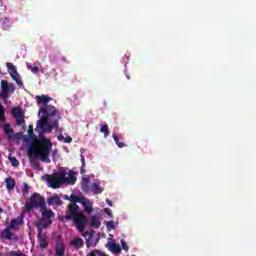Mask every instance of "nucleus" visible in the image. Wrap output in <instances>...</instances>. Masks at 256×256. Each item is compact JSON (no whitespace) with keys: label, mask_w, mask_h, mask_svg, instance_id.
Wrapping results in <instances>:
<instances>
[{"label":"nucleus","mask_w":256,"mask_h":256,"mask_svg":"<svg viewBox=\"0 0 256 256\" xmlns=\"http://www.w3.org/2000/svg\"><path fill=\"white\" fill-rule=\"evenodd\" d=\"M36 101L38 105H44V107L39 109L40 120L37 122V128L42 131H53V129H59V121L61 120V115L55 106L47 105L49 101H53V98L47 95L36 96Z\"/></svg>","instance_id":"nucleus-1"},{"label":"nucleus","mask_w":256,"mask_h":256,"mask_svg":"<svg viewBox=\"0 0 256 256\" xmlns=\"http://www.w3.org/2000/svg\"><path fill=\"white\" fill-rule=\"evenodd\" d=\"M53 149V142L51 139L45 138L43 134H39V138L34 139V142L30 145L28 149V157H39L40 161L44 163H51L49 155H51V150Z\"/></svg>","instance_id":"nucleus-2"},{"label":"nucleus","mask_w":256,"mask_h":256,"mask_svg":"<svg viewBox=\"0 0 256 256\" xmlns=\"http://www.w3.org/2000/svg\"><path fill=\"white\" fill-rule=\"evenodd\" d=\"M47 202L45 201V197H43L38 192L32 193L29 201L26 202L22 213H31L33 209H41V207L45 206Z\"/></svg>","instance_id":"nucleus-3"},{"label":"nucleus","mask_w":256,"mask_h":256,"mask_svg":"<svg viewBox=\"0 0 256 256\" xmlns=\"http://www.w3.org/2000/svg\"><path fill=\"white\" fill-rule=\"evenodd\" d=\"M40 213L42 218L37 222L36 227H40L42 229H47L49 225L53 224V219L55 217V212L53 210L47 208V204L40 208Z\"/></svg>","instance_id":"nucleus-4"},{"label":"nucleus","mask_w":256,"mask_h":256,"mask_svg":"<svg viewBox=\"0 0 256 256\" xmlns=\"http://www.w3.org/2000/svg\"><path fill=\"white\" fill-rule=\"evenodd\" d=\"M65 175L66 171L55 172L47 176V182L52 189H59L61 185H65Z\"/></svg>","instance_id":"nucleus-5"},{"label":"nucleus","mask_w":256,"mask_h":256,"mask_svg":"<svg viewBox=\"0 0 256 256\" xmlns=\"http://www.w3.org/2000/svg\"><path fill=\"white\" fill-rule=\"evenodd\" d=\"M76 229H78L80 231V233H83V231H85V228L88 225V220H87V216H85V214H83L82 212H80L77 216H75L72 219Z\"/></svg>","instance_id":"nucleus-6"},{"label":"nucleus","mask_w":256,"mask_h":256,"mask_svg":"<svg viewBox=\"0 0 256 256\" xmlns=\"http://www.w3.org/2000/svg\"><path fill=\"white\" fill-rule=\"evenodd\" d=\"M79 213H81L79 212V205L76 203L69 204L65 215L66 221H72L75 219V217H77V215H79Z\"/></svg>","instance_id":"nucleus-7"},{"label":"nucleus","mask_w":256,"mask_h":256,"mask_svg":"<svg viewBox=\"0 0 256 256\" xmlns=\"http://www.w3.org/2000/svg\"><path fill=\"white\" fill-rule=\"evenodd\" d=\"M2 87V99H7L9 93H15V85L13 83L8 84L7 81H1Z\"/></svg>","instance_id":"nucleus-8"},{"label":"nucleus","mask_w":256,"mask_h":256,"mask_svg":"<svg viewBox=\"0 0 256 256\" xmlns=\"http://www.w3.org/2000/svg\"><path fill=\"white\" fill-rule=\"evenodd\" d=\"M37 229H38L37 239H38L39 247L40 249H47V247H49V243L47 242V235L43 233L44 228L37 227Z\"/></svg>","instance_id":"nucleus-9"},{"label":"nucleus","mask_w":256,"mask_h":256,"mask_svg":"<svg viewBox=\"0 0 256 256\" xmlns=\"http://www.w3.org/2000/svg\"><path fill=\"white\" fill-rule=\"evenodd\" d=\"M55 256H65V244L60 240L56 241Z\"/></svg>","instance_id":"nucleus-10"},{"label":"nucleus","mask_w":256,"mask_h":256,"mask_svg":"<svg viewBox=\"0 0 256 256\" xmlns=\"http://www.w3.org/2000/svg\"><path fill=\"white\" fill-rule=\"evenodd\" d=\"M77 178L75 177V171L69 170L68 177L65 175V185H75Z\"/></svg>","instance_id":"nucleus-11"},{"label":"nucleus","mask_w":256,"mask_h":256,"mask_svg":"<svg viewBox=\"0 0 256 256\" xmlns=\"http://www.w3.org/2000/svg\"><path fill=\"white\" fill-rule=\"evenodd\" d=\"M20 225H23V217L21 216H19L16 219H12L8 228L14 229L15 231H17Z\"/></svg>","instance_id":"nucleus-12"},{"label":"nucleus","mask_w":256,"mask_h":256,"mask_svg":"<svg viewBox=\"0 0 256 256\" xmlns=\"http://www.w3.org/2000/svg\"><path fill=\"white\" fill-rule=\"evenodd\" d=\"M106 247H108L109 251H111V253H114L116 255H120L121 253V246H119V244L115 243V242H109Z\"/></svg>","instance_id":"nucleus-13"},{"label":"nucleus","mask_w":256,"mask_h":256,"mask_svg":"<svg viewBox=\"0 0 256 256\" xmlns=\"http://www.w3.org/2000/svg\"><path fill=\"white\" fill-rule=\"evenodd\" d=\"M48 205H63V200L59 197V195L55 194L47 199Z\"/></svg>","instance_id":"nucleus-14"},{"label":"nucleus","mask_w":256,"mask_h":256,"mask_svg":"<svg viewBox=\"0 0 256 256\" xmlns=\"http://www.w3.org/2000/svg\"><path fill=\"white\" fill-rule=\"evenodd\" d=\"M82 190L84 193H91V179L82 178Z\"/></svg>","instance_id":"nucleus-15"},{"label":"nucleus","mask_w":256,"mask_h":256,"mask_svg":"<svg viewBox=\"0 0 256 256\" xmlns=\"http://www.w3.org/2000/svg\"><path fill=\"white\" fill-rule=\"evenodd\" d=\"M90 192L94 193V195H101V193H103V190L101 189V184L93 182L90 185Z\"/></svg>","instance_id":"nucleus-16"},{"label":"nucleus","mask_w":256,"mask_h":256,"mask_svg":"<svg viewBox=\"0 0 256 256\" xmlns=\"http://www.w3.org/2000/svg\"><path fill=\"white\" fill-rule=\"evenodd\" d=\"M0 235H1L2 239H6L7 241L13 240V232L11 231V229L9 227L2 230Z\"/></svg>","instance_id":"nucleus-17"},{"label":"nucleus","mask_w":256,"mask_h":256,"mask_svg":"<svg viewBox=\"0 0 256 256\" xmlns=\"http://www.w3.org/2000/svg\"><path fill=\"white\" fill-rule=\"evenodd\" d=\"M71 247H75V249L83 248L84 242L81 238H75L72 242H70Z\"/></svg>","instance_id":"nucleus-18"},{"label":"nucleus","mask_w":256,"mask_h":256,"mask_svg":"<svg viewBox=\"0 0 256 256\" xmlns=\"http://www.w3.org/2000/svg\"><path fill=\"white\" fill-rule=\"evenodd\" d=\"M90 227H93L94 229H99V227H101V221L99 220V217L91 216Z\"/></svg>","instance_id":"nucleus-19"},{"label":"nucleus","mask_w":256,"mask_h":256,"mask_svg":"<svg viewBox=\"0 0 256 256\" xmlns=\"http://www.w3.org/2000/svg\"><path fill=\"white\" fill-rule=\"evenodd\" d=\"M5 183H6V188L8 191H13V189H15V185H16L15 179L6 178Z\"/></svg>","instance_id":"nucleus-20"},{"label":"nucleus","mask_w":256,"mask_h":256,"mask_svg":"<svg viewBox=\"0 0 256 256\" xmlns=\"http://www.w3.org/2000/svg\"><path fill=\"white\" fill-rule=\"evenodd\" d=\"M80 203L83 204L84 207V211L88 214L93 213V207L91 205H89V200L87 199H83Z\"/></svg>","instance_id":"nucleus-21"},{"label":"nucleus","mask_w":256,"mask_h":256,"mask_svg":"<svg viewBox=\"0 0 256 256\" xmlns=\"http://www.w3.org/2000/svg\"><path fill=\"white\" fill-rule=\"evenodd\" d=\"M12 77L13 81L17 84L18 87H23V81H21V78L19 76V73L10 75Z\"/></svg>","instance_id":"nucleus-22"},{"label":"nucleus","mask_w":256,"mask_h":256,"mask_svg":"<svg viewBox=\"0 0 256 256\" xmlns=\"http://www.w3.org/2000/svg\"><path fill=\"white\" fill-rule=\"evenodd\" d=\"M6 67L10 73V76L17 74V68H15V65H13V63L7 62Z\"/></svg>","instance_id":"nucleus-23"},{"label":"nucleus","mask_w":256,"mask_h":256,"mask_svg":"<svg viewBox=\"0 0 256 256\" xmlns=\"http://www.w3.org/2000/svg\"><path fill=\"white\" fill-rule=\"evenodd\" d=\"M12 115L16 119L17 117L23 116V111L19 107L12 108Z\"/></svg>","instance_id":"nucleus-24"},{"label":"nucleus","mask_w":256,"mask_h":256,"mask_svg":"<svg viewBox=\"0 0 256 256\" xmlns=\"http://www.w3.org/2000/svg\"><path fill=\"white\" fill-rule=\"evenodd\" d=\"M112 137H113L117 147H119V149H123V147H125L124 143L119 142V136H117V134L113 133Z\"/></svg>","instance_id":"nucleus-25"},{"label":"nucleus","mask_w":256,"mask_h":256,"mask_svg":"<svg viewBox=\"0 0 256 256\" xmlns=\"http://www.w3.org/2000/svg\"><path fill=\"white\" fill-rule=\"evenodd\" d=\"M28 137H29V139H32V141H35V139H37V135H35V133H33L32 125H29V127H28Z\"/></svg>","instance_id":"nucleus-26"},{"label":"nucleus","mask_w":256,"mask_h":256,"mask_svg":"<svg viewBox=\"0 0 256 256\" xmlns=\"http://www.w3.org/2000/svg\"><path fill=\"white\" fill-rule=\"evenodd\" d=\"M101 133H104V137H109V125L104 124L100 128Z\"/></svg>","instance_id":"nucleus-27"},{"label":"nucleus","mask_w":256,"mask_h":256,"mask_svg":"<svg viewBox=\"0 0 256 256\" xmlns=\"http://www.w3.org/2000/svg\"><path fill=\"white\" fill-rule=\"evenodd\" d=\"M83 237L86 239V243H87V245L89 247V245H91V239H93V236L91 235V233L85 232L83 234Z\"/></svg>","instance_id":"nucleus-28"},{"label":"nucleus","mask_w":256,"mask_h":256,"mask_svg":"<svg viewBox=\"0 0 256 256\" xmlns=\"http://www.w3.org/2000/svg\"><path fill=\"white\" fill-rule=\"evenodd\" d=\"M7 256H27V255L23 254V252H21V250H17V251L8 252Z\"/></svg>","instance_id":"nucleus-29"},{"label":"nucleus","mask_w":256,"mask_h":256,"mask_svg":"<svg viewBox=\"0 0 256 256\" xmlns=\"http://www.w3.org/2000/svg\"><path fill=\"white\" fill-rule=\"evenodd\" d=\"M4 132L6 133V135H12L13 134V129H11V125L9 124H5L3 126Z\"/></svg>","instance_id":"nucleus-30"},{"label":"nucleus","mask_w":256,"mask_h":256,"mask_svg":"<svg viewBox=\"0 0 256 256\" xmlns=\"http://www.w3.org/2000/svg\"><path fill=\"white\" fill-rule=\"evenodd\" d=\"M16 125L21 126V125H25V116H19L16 117Z\"/></svg>","instance_id":"nucleus-31"},{"label":"nucleus","mask_w":256,"mask_h":256,"mask_svg":"<svg viewBox=\"0 0 256 256\" xmlns=\"http://www.w3.org/2000/svg\"><path fill=\"white\" fill-rule=\"evenodd\" d=\"M5 121V108H3V104H0V122Z\"/></svg>","instance_id":"nucleus-32"},{"label":"nucleus","mask_w":256,"mask_h":256,"mask_svg":"<svg viewBox=\"0 0 256 256\" xmlns=\"http://www.w3.org/2000/svg\"><path fill=\"white\" fill-rule=\"evenodd\" d=\"M71 201H73V203H81V201H83V199H81L79 196L72 194L70 196Z\"/></svg>","instance_id":"nucleus-33"},{"label":"nucleus","mask_w":256,"mask_h":256,"mask_svg":"<svg viewBox=\"0 0 256 256\" xmlns=\"http://www.w3.org/2000/svg\"><path fill=\"white\" fill-rule=\"evenodd\" d=\"M22 195L25 197V195H29V184L24 183V186L22 188Z\"/></svg>","instance_id":"nucleus-34"},{"label":"nucleus","mask_w":256,"mask_h":256,"mask_svg":"<svg viewBox=\"0 0 256 256\" xmlns=\"http://www.w3.org/2000/svg\"><path fill=\"white\" fill-rule=\"evenodd\" d=\"M9 160L11 161L12 167H19V160L15 157H10Z\"/></svg>","instance_id":"nucleus-35"},{"label":"nucleus","mask_w":256,"mask_h":256,"mask_svg":"<svg viewBox=\"0 0 256 256\" xmlns=\"http://www.w3.org/2000/svg\"><path fill=\"white\" fill-rule=\"evenodd\" d=\"M107 229H115V222L113 220L106 222Z\"/></svg>","instance_id":"nucleus-36"},{"label":"nucleus","mask_w":256,"mask_h":256,"mask_svg":"<svg viewBox=\"0 0 256 256\" xmlns=\"http://www.w3.org/2000/svg\"><path fill=\"white\" fill-rule=\"evenodd\" d=\"M88 256H101V250L95 249Z\"/></svg>","instance_id":"nucleus-37"},{"label":"nucleus","mask_w":256,"mask_h":256,"mask_svg":"<svg viewBox=\"0 0 256 256\" xmlns=\"http://www.w3.org/2000/svg\"><path fill=\"white\" fill-rule=\"evenodd\" d=\"M31 165L34 167V169H38V170L41 169L39 162H37L35 160H31Z\"/></svg>","instance_id":"nucleus-38"},{"label":"nucleus","mask_w":256,"mask_h":256,"mask_svg":"<svg viewBox=\"0 0 256 256\" xmlns=\"http://www.w3.org/2000/svg\"><path fill=\"white\" fill-rule=\"evenodd\" d=\"M28 69H30L32 73H39V67L37 66H28Z\"/></svg>","instance_id":"nucleus-39"},{"label":"nucleus","mask_w":256,"mask_h":256,"mask_svg":"<svg viewBox=\"0 0 256 256\" xmlns=\"http://www.w3.org/2000/svg\"><path fill=\"white\" fill-rule=\"evenodd\" d=\"M121 245H122V249H124V251H129V246L127 245V243H125V241H121Z\"/></svg>","instance_id":"nucleus-40"},{"label":"nucleus","mask_w":256,"mask_h":256,"mask_svg":"<svg viewBox=\"0 0 256 256\" xmlns=\"http://www.w3.org/2000/svg\"><path fill=\"white\" fill-rule=\"evenodd\" d=\"M105 213H106V215H108L109 217H113V211H111L110 208H105Z\"/></svg>","instance_id":"nucleus-41"},{"label":"nucleus","mask_w":256,"mask_h":256,"mask_svg":"<svg viewBox=\"0 0 256 256\" xmlns=\"http://www.w3.org/2000/svg\"><path fill=\"white\" fill-rule=\"evenodd\" d=\"M72 142H73V138H71L70 136L65 137L64 143H72Z\"/></svg>","instance_id":"nucleus-42"},{"label":"nucleus","mask_w":256,"mask_h":256,"mask_svg":"<svg viewBox=\"0 0 256 256\" xmlns=\"http://www.w3.org/2000/svg\"><path fill=\"white\" fill-rule=\"evenodd\" d=\"M58 141H63V143H65V136H63V134H60L58 136Z\"/></svg>","instance_id":"nucleus-43"},{"label":"nucleus","mask_w":256,"mask_h":256,"mask_svg":"<svg viewBox=\"0 0 256 256\" xmlns=\"http://www.w3.org/2000/svg\"><path fill=\"white\" fill-rule=\"evenodd\" d=\"M82 167H85V156L81 155Z\"/></svg>","instance_id":"nucleus-44"},{"label":"nucleus","mask_w":256,"mask_h":256,"mask_svg":"<svg viewBox=\"0 0 256 256\" xmlns=\"http://www.w3.org/2000/svg\"><path fill=\"white\" fill-rule=\"evenodd\" d=\"M106 203L109 205V207H113V202L111 200L106 199Z\"/></svg>","instance_id":"nucleus-45"},{"label":"nucleus","mask_w":256,"mask_h":256,"mask_svg":"<svg viewBox=\"0 0 256 256\" xmlns=\"http://www.w3.org/2000/svg\"><path fill=\"white\" fill-rule=\"evenodd\" d=\"M14 137H15V139H21V134H20V133H16V134L14 135Z\"/></svg>","instance_id":"nucleus-46"},{"label":"nucleus","mask_w":256,"mask_h":256,"mask_svg":"<svg viewBox=\"0 0 256 256\" xmlns=\"http://www.w3.org/2000/svg\"><path fill=\"white\" fill-rule=\"evenodd\" d=\"M80 173H81V175L85 174V167H83V166L81 167Z\"/></svg>","instance_id":"nucleus-47"},{"label":"nucleus","mask_w":256,"mask_h":256,"mask_svg":"<svg viewBox=\"0 0 256 256\" xmlns=\"http://www.w3.org/2000/svg\"><path fill=\"white\" fill-rule=\"evenodd\" d=\"M58 153H59V150L56 149V150H53L52 155L55 156V155H58Z\"/></svg>","instance_id":"nucleus-48"},{"label":"nucleus","mask_w":256,"mask_h":256,"mask_svg":"<svg viewBox=\"0 0 256 256\" xmlns=\"http://www.w3.org/2000/svg\"><path fill=\"white\" fill-rule=\"evenodd\" d=\"M100 256H109V255H107V254H105L104 252H101V251H100Z\"/></svg>","instance_id":"nucleus-49"},{"label":"nucleus","mask_w":256,"mask_h":256,"mask_svg":"<svg viewBox=\"0 0 256 256\" xmlns=\"http://www.w3.org/2000/svg\"><path fill=\"white\" fill-rule=\"evenodd\" d=\"M25 127H27V124L24 122V124H22V129H25Z\"/></svg>","instance_id":"nucleus-50"},{"label":"nucleus","mask_w":256,"mask_h":256,"mask_svg":"<svg viewBox=\"0 0 256 256\" xmlns=\"http://www.w3.org/2000/svg\"><path fill=\"white\" fill-rule=\"evenodd\" d=\"M127 79H131V76L130 75H126Z\"/></svg>","instance_id":"nucleus-51"},{"label":"nucleus","mask_w":256,"mask_h":256,"mask_svg":"<svg viewBox=\"0 0 256 256\" xmlns=\"http://www.w3.org/2000/svg\"><path fill=\"white\" fill-rule=\"evenodd\" d=\"M3 211H4L3 208L0 207V213H3Z\"/></svg>","instance_id":"nucleus-52"},{"label":"nucleus","mask_w":256,"mask_h":256,"mask_svg":"<svg viewBox=\"0 0 256 256\" xmlns=\"http://www.w3.org/2000/svg\"><path fill=\"white\" fill-rule=\"evenodd\" d=\"M5 21L9 22V20L7 18H5Z\"/></svg>","instance_id":"nucleus-53"},{"label":"nucleus","mask_w":256,"mask_h":256,"mask_svg":"<svg viewBox=\"0 0 256 256\" xmlns=\"http://www.w3.org/2000/svg\"><path fill=\"white\" fill-rule=\"evenodd\" d=\"M0 256H1V253H0Z\"/></svg>","instance_id":"nucleus-54"}]
</instances>
